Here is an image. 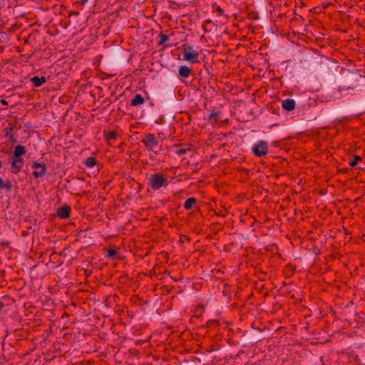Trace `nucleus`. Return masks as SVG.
<instances>
[{
    "instance_id": "4be33fe9",
    "label": "nucleus",
    "mask_w": 365,
    "mask_h": 365,
    "mask_svg": "<svg viewBox=\"0 0 365 365\" xmlns=\"http://www.w3.org/2000/svg\"><path fill=\"white\" fill-rule=\"evenodd\" d=\"M80 1H81V4L84 5V4H87L88 0H80Z\"/></svg>"
},
{
    "instance_id": "9d476101",
    "label": "nucleus",
    "mask_w": 365,
    "mask_h": 365,
    "mask_svg": "<svg viewBox=\"0 0 365 365\" xmlns=\"http://www.w3.org/2000/svg\"><path fill=\"white\" fill-rule=\"evenodd\" d=\"M31 81L35 85V86L39 87L46 81V78L43 76H34L31 79Z\"/></svg>"
},
{
    "instance_id": "9b49d317",
    "label": "nucleus",
    "mask_w": 365,
    "mask_h": 365,
    "mask_svg": "<svg viewBox=\"0 0 365 365\" xmlns=\"http://www.w3.org/2000/svg\"><path fill=\"white\" fill-rule=\"evenodd\" d=\"M69 212H70V209L68 207H60L57 211V213L61 218L68 217L69 215Z\"/></svg>"
},
{
    "instance_id": "412c9836",
    "label": "nucleus",
    "mask_w": 365,
    "mask_h": 365,
    "mask_svg": "<svg viewBox=\"0 0 365 365\" xmlns=\"http://www.w3.org/2000/svg\"><path fill=\"white\" fill-rule=\"evenodd\" d=\"M4 183L2 178H0V189H3Z\"/></svg>"
},
{
    "instance_id": "f03ea898",
    "label": "nucleus",
    "mask_w": 365,
    "mask_h": 365,
    "mask_svg": "<svg viewBox=\"0 0 365 365\" xmlns=\"http://www.w3.org/2000/svg\"><path fill=\"white\" fill-rule=\"evenodd\" d=\"M142 142L150 150L157 153L160 151L159 143L157 138L153 134H148L143 139Z\"/></svg>"
},
{
    "instance_id": "4468645a",
    "label": "nucleus",
    "mask_w": 365,
    "mask_h": 365,
    "mask_svg": "<svg viewBox=\"0 0 365 365\" xmlns=\"http://www.w3.org/2000/svg\"><path fill=\"white\" fill-rule=\"evenodd\" d=\"M160 41L159 44H163V43H165L169 40V36L165 34H160Z\"/></svg>"
},
{
    "instance_id": "1a4fd4ad",
    "label": "nucleus",
    "mask_w": 365,
    "mask_h": 365,
    "mask_svg": "<svg viewBox=\"0 0 365 365\" xmlns=\"http://www.w3.org/2000/svg\"><path fill=\"white\" fill-rule=\"evenodd\" d=\"M190 73V68L187 66H181L178 70V74L180 77L187 78Z\"/></svg>"
},
{
    "instance_id": "5701e85b",
    "label": "nucleus",
    "mask_w": 365,
    "mask_h": 365,
    "mask_svg": "<svg viewBox=\"0 0 365 365\" xmlns=\"http://www.w3.org/2000/svg\"><path fill=\"white\" fill-rule=\"evenodd\" d=\"M4 304L2 302H0V310L4 307Z\"/></svg>"
},
{
    "instance_id": "7ed1b4c3",
    "label": "nucleus",
    "mask_w": 365,
    "mask_h": 365,
    "mask_svg": "<svg viewBox=\"0 0 365 365\" xmlns=\"http://www.w3.org/2000/svg\"><path fill=\"white\" fill-rule=\"evenodd\" d=\"M150 186L155 189L158 190L161 187L166 186L167 182L165 178L160 174L152 175L149 179Z\"/></svg>"
},
{
    "instance_id": "2eb2a0df",
    "label": "nucleus",
    "mask_w": 365,
    "mask_h": 365,
    "mask_svg": "<svg viewBox=\"0 0 365 365\" xmlns=\"http://www.w3.org/2000/svg\"><path fill=\"white\" fill-rule=\"evenodd\" d=\"M86 165L89 168H92L95 165V160L92 158H88Z\"/></svg>"
},
{
    "instance_id": "b1692460",
    "label": "nucleus",
    "mask_w": 365,
    "mask_h": 365,
    "mask_svg": "<svg viewBox=\"0 0 365 365\" xmlns=\"http://www.w3.org/2000/svg\"><path fill=\"white\" fill-rule=\"evenodd\" d=\"M2 166V163L0 161V168H1Z\"/></svg>"
},
{
    "instance_id": "aec40b11",
    "label": "nucleus",
    "mask_w": 365,
    "mask_h": 365,
    "mask_svg": "<svg viewBox=\"0 0 365 365\" xmlns=\"http://www.w3.org/2000/svg\"><path fill=\"white\" fill-rule=\"evenodd\" d=\"M108 255L110 257H114L116 255V252L114 250H110L108 251Z\"/></svg>"
},
{
    "instance_id": "f257e3e1",
    "label": "nucleus",
    "mask_w": 365,
    "mask_h": 365,
    "mask_svg": "<svg viewBox=\"0 0 365 365\" xmlns=\"http://www.w3.org/2000/svg\"><path fill=\"white\" fill-rule=\"evenodd\" d=\"M182 58L184 61L192 63L198 62L199 53L197 51L194 50L192 46L185 43L182 45Z\"/></svg>"
},
{
    "instance_id": "423d86ee",
    "label": "nucleus",
    "mask_w": 365,
    "mask_h": 365,
    "mask_svg": "<svg viewBox=\"0 0 365 365\" xmlns=\"http://www.w3.org/2000/svg\"><path fill=\"white\" fill-rule=\"evenodd\" d=\"M282 107L287 111H291L295 107V101L294 99L287 98L282 101Z\"/></svg>"
},
{
    "instance_id": "dca6fc26",
    "label": "nucleus",
    "mask_w": 365,
    "mask_h": 365,
    "mask_svg": "<svg viewBox=\"0 0 365 365\" xmlns=\"http://www.w3.org/2000/svg\"><path fill=\"white\" fill-rule=\"evenodd\" d=\"M360 160H361L360 157L356 156L354 160H352L351 162H350L349 165H350L351 167H354L355 165H357L358 162H359Z\"/></svg>"
},
{
    "instance_id": "ddd939ff",
    "label": "nucleus",
    "mask_w": 365,
    "mask_h": 365,
    "mask_svg": "<svg viewBox=\"0 0 365 365\" xmlns=\"http://www.w3.org/2000/svg\"><path fill=\"white\" fill-rule=\"evenodd\" d=\"M195 202L196 200L195 198H188L184 204L185 208L186 210H190Z\"/></svg>"
},
{
    "instance_id": "a211bd4d",
    "label": "nucleus",
    "mask_w": 365,
    "mask_h": 365,
    "mask_svg": "<svg viewBox=\"0 0 365 365\" xmlns=\"http://www.w3.org/2000/svg\"><path fill=\"white\" fill-rule=\"evenodd\" d=\"M115 133H113V132L108 133L107 134V138H108V140H110L115 139Z\"/></svg>"
},
{
    "instance_id": "0eeeda50",
    "label": "nucleus",
    "mask_w": 365,
    "mask_h": 365,
    "mask_svg": "<svg viewBox=\"0 0 365 365\" xmlns=\"http://www.w3.org/2000/svg\"><path fill=\"white\" fill-rule=\"evenodd\" d=\"M24 160L14 158L11 161V168L14 173H17L20 171L21 165L23 164Z\"/></svg>"
},
{
    "instance_id": "f3484780",
    "label": "nucleus",
    "mask_w": 365,
    "mask_h": 365,
    "mask_svg": "<svg viewBox=\"0 0 365 365\" xmlns=\"http://www.w3.org/2000/svg\"><path fill=\"white\" fill-rule=\"evenodd\" d=\"M11 187H12L11 183L9 181H8V182L4 183L3 189L11 190Z\"/></svg>"
},
{
    "instance_id": "39448f33",
    "label": "nucleus",
    "mask_w": 365,
    "mask_h": 365,
    "mask_svg": "<svg viewBox=\"0 0 365 365\" xmlns=\"http://www.w3.org/2000/svg\"><path fill=\"white\" fill-rule=\"evenodd\" d=\"M32 168L34 169H38L41 168L39 171L35 170L33 172V175L34 178H38L46 174V168L45 165H42L37 162H34L31 165Z\"/></svg>"
},
{
    "instance_id": "6ab92c4d",
    "label": "nucleus",
    "mask_w": 365,
    "mask_h": 365,
    "mask_svg": "<svg viewBox=\"0 0 365 365\" xmlns=\"http://www.w3.org/2000/svg\"><path fill=\"white\" fill-rule=\"evenodd\" d=\"M187 152V150L185 149H180L178 150L176 153L180 155H184Z\"/></svg>"
},
{
    "instance_id": "f8f14e48",
    "label": "nucleus",
    "mask_w": 365,
    "mask_h": 365,
    "mask_svg": "<svg viewBox=\"0 0 365 365\" xmlns=\"http://www.w3.org/2000/svg\"><path fill=\"white\" fill-rule=\"evenodd\" d=\"M144 102L143 98L139 95L137 94L134 96L133 99L131 101L130 105L133 106H137L139 105L143 104Z\"/></svg>"
},
{
    "instance_id": "6e6552de",
    "label": "nucleus",
    "mask_w": 365,
    "mask_h": 365,
    "mask_svg": "<svg viewBox=\"0 0 365 365\" xmlns=\"http://www.w3.org/2000/svg\"><path fill=\"white\" fill-rule=\"evenodd\" d=\"M26 153L25 148L22 145H18L16 146L14 152V158L23 159L21 155H23Z\"/></svg>"
},
{
    "instance_id": "20e7f679",
    "label": "nucleus",
    "mask_w": 365,
    "mask_h": 365,
    "mask_svg": "<svg viewBox=\"0 0 365 365\" xmlns=\"http://www.w3.org/2000/svg\"><path fill=\"white\" fill-rule=\"evenodd\" d=\"M267 142L260 140L252 146V151L255 155L261 157L267 155Z\"/></svg>"
}]
</instances>
